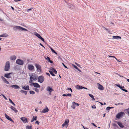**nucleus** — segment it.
<instances>
[{
    "label": "nucleus",
    "mask_w": 129,
    "mask_h": 129,
    "mask_svg": "<svg viewBox=\"0 0 129 129\" xmlns=\"http://www.w3.org/2000/svg\"><path fill=\"white\" fill-rule=\"evenodd\" d=\"M30 77V80L29 81V83H30L33 82V80L36 81L38 79V76L37 75L34 73H33L31 75H29Z\"/></svg>",
    "instance_id": "f257e3e1"
},
{
    "label": "nucleus",
    "mask_w": 129,
    "mask_h": 129,
    "mask_svg": "<svg viewBox=\"0 0 129 129\" xmlns=\"http://www.w3.org/2000/svg\"><path fill=\"white\" fill-rule=\"evenodd\" d=\"M13 29L14 30H21L22 31L24 30L26 31H27L29 32V31L27 29H25V28H23L21 26H14V27Z\"/></svg>",
    "instance_id": "f03ea898"
},
{
    "label": "nucleus",
    "mask_w": 129,
    "mask_h": 129,
    "mask_svg": "<svg viewBox=\"0 0 129 129\" xmlns=\"http://www.w3.org/2000/svg\"><path fill=\"white\" fill-rule=\"evenodd\" d=\"M10 62L9 61H7L6 63L5 67L4 70L5 71H8L10 69Z\"/></svg>",
    "instance_id": "7ed1b4c3"
},
{
    "label": "nucleus",
    "mask_w": 129,
    "mask_h": 129,
    "mask_svg": "<svg viewBox=\"0 0 129 129\" xmlns=\"http://www.w3.org/2000/svg\"><path fill=\"white\" fill-rule=\"evenodd\" d=\"M44 77L43 76H39L38 79V81L41 83H42L44 81Z\"/></svg>",
    "instance_id": "20e7f679"
},
{
    "label": "nucleus",
    "mask_w": 129,
    "mask_h": 129,
    "mask_svg": "<svg viewBox=\"0 0 129 129\" xmlns=\"http://www.w3.org/2000/svg\"><path fill=\"white\" fill-rule=\"evenodd\" d=\"M124 113L123 112H120L118 113L116 115V117L118 119H120L121 117H122L124 114Z\"/></svg>",
    "instance_id": "39448f33"
},
{
    "label": "nucleus",
    "mask_w": 129,
    "mask_h": 129,
    "mask_svg": "<svg viewBox=\"0 0 129 129\" xmlns=\"http://www.w3.org/2000/svg\"><path fill=\"white\" fill-rule=\"evenodd\" d=\"M69 122V120L68 119H66L65 120L64 122L62 125V127H63L64 126H65L67 127L68 125Z\"/></svg>",
    "instance_id": "423d86ee"
},
{
    "label": "nucleus",
    "mask_w": 129,
    "mask_h": 129,
    "mask_svg": "<svg viewBox=\"0 0 129 129\" xmlns=\"http://www.w3.org/2000/svg\"><path fill=\"white\" fill-rule=\"evenodd\" d=\"M16 62L17 64L20 65H23L24 63L23 60L19 59H17L16 60Z\"/></svg>",
    "instance_id": "0eeeda50"
},
{
    "label": "nucleus",
    "mask_w": 129,
    "mask_h": 129,
    "mask_svg": "<svg viewBox=\"0 0 129 129\" xmlns=\"http://www.w3.org/2000/svg\"><path fill=\"white\" fill-rule=\"evenodd\" d=\"M46 90L49 91V93L50 95H51V93L52 91H53V90L50 86L47 87Z\"/></svg>",
    "instance_id": "6e6552de"
},
{
    "label": "nucleus",
    "mask_w": 129,
    "mask_h": 129,
    "mask_svg": "<svg viewBox=\"0 0 129 129\" xmlns=\"http://www.w3.org/2000/svg\"><path fill=\"white\" fill-rule=\"evenodd\" d=\"M35 66L37 68V71L38 72H41V66L39 64H36Z\"/></svg>",
    "instance_id": "1a4fd4ad"
},
{
    "label": "nucleus",
    "mask_w": 129,
    "mask_h": 129,
    "mask_svg": "<svg viewBox=\"0 0 129 129\" xmlns=\"http://www.w3.org/2000/svg\"><path fill=\"white\" fill-rule=\"evenodd\" d=\"M28 68L30 71H33L34 70V66L28 64Z\"/></svg>",
    "instance_id": "9d476101"
},
{
    "label": "nucleus",
    "mask_w": 129,
    "mask_h": 129,
    "mask_svg": "<svg viewBox=\"0 0 129 129\" xmlns=\"http://www.w3.org/2000/svg\"><path fill=\"white\" fill-rule=\"evenodd\" d=\"M5 116L6 118L8 120L12 121V122L14 123V121L12 120L11 118L8 115L6 114H5Z\"/></svg>",
    "instance_id": "9b49d317"
},
{
    "label": "nucleus",
    "mask_w": 129,
    "mask_h": 129,
    "mask_svg": "<svg viewBox=\"0 0 129 129\" xmlns=\"http://www.w3.org/2000/svg\"><path fill=\"white\" fill-rule=\"evenodd\" d=\"M49 111V109L48 108L46 107L45 108L42 110V111H41V112L42 113H44L46 112H47Z\"/></svg>",
    "instance_id": "f8f14e48"
},
{
    "label": "nucleus",
    "mask_w": 129,
    "mask_h": 129,
    "mask_svg": "<svg viewBox=\"0 0 129 129\" xmlns=\"http://www.w3.org/2000/svg\"><path fill=\"white\" fill-rule=\"evenodd\" d=\"M33 85L35 87L40 88V86L38 83H33Z\"/></svg>",
    "instance_id": "ddd939ff"
},
{
    "label": "nucleus",
    "mask_w": 129,
    "mask_h": 129,
    "mask_svg": "<svg viewBox=\"0 0 129 129\" xmlns=\"http://www.w3.org/2000/svg\"><path fill=\"white\" fill-rule=\"evenodd\" d=\"M20 119L24 123H26L27 122V119L26 118L24 117H21Z\"/></svg>",
    "instance_id": "4468645a"
},
{
    "label": "nucleus",
    "mask_w": 129,
    "mask_h": 129,
    "mask_svg": "<svg viewBox=\"0 0 129 129\" xmlns=\"http://www.w3.org/2000/svg\"><path fill=\"white\" fill-rule=\"evenodd\" d=\"M98 88L101 90H103L104 89V88L103 86L101 84L99 83H98Z\"/></svg>",
    "instance_id": "2eb2a0df"
},
{
    "label": "nucleus",
    "mask_w": 129,
    "mask_h": 129,
    "mask_svg": "<svg viewBox=\"0 0 129 129\" xmlns=\"http://www.w3.org/2000/svg\"><path fill=\"white\" fill-rule=\"evenodd\" d=\"M11 87L15 89H19L20 88L19 86L16 85H14L11 86Z\"/></svg>",
    "instance_id": "dca6fc26"
},
{
    "label": "nucleus",
    "mask_w": 129,
    "mask_h": 129,
    "mask_svg": "<svg viewBox=\"0 0 129 129\" xmlns=\"http://www.w3.org/2000/svg\"><path fill=\"white\" fill-rule=\"evenodd\" d=\"M12 73H10L6 74H5L4 77L7 78H11V77L10 76V75Z\"/></svg>",
    "instance_id": "f3484780"
},
{
    "label": "nucleus",
    "mask_w": 129,
    "mask_h": 129,
    "mask_svg": "<svg viewBox=\"0 0 129 129\" xmlns=\"http://www.w3.org/2000/svg\"><path fill=\"white\" fill-rule=\"evenodd\" d=\"M22 88L25 90H29V86L27 85L26 86H23L22 87Z\"/></svg>",
    "instance_id": "a211bd4d"
},
{
    "label": "nucleus",
    "mask_w": 129,
    "mask_h": 129,
    "mask_svg": "<svg viewBox=\"0 0 129 129\" xmlns=\"http://www.w3.org/2000/svg\"><path fill=\"white\" fill-rule=\"evenodd\" d=\"M45 59L47 60L48 62H50L51 63H52L53 62L51 60L50 58L48 56H47L45 57Z\"/></svg>",
    "instance_id": "6ab92c4d"
},
{
    "label": "nucleus",
    "mask_w": 129,
    "mask_h": 129,
    "mask_svg": "<svg viewBox=\"0 0 129 129\" xmlns=\"http://www.w3.org/2000/svg\"><path fill=\"white\" fill-rule=\"evenodd\" d=\"M121 39V37L120 36H113V39Z\"/></svg>",
    "instance_id": "aec40b11"
},
{
    "label": "nucleus",
    "mask_w": 129,
    "mask_h": 129,
    "mask_svg": "<svg viewBox=\"0 0 129 129\" xmlns=\"http://www.w3.org/2000/svg\"><path fill=\"white\" fill-rule=\"evenodd\" d=\"M10 108L12 110H13L15 113H16L18 111L16 109V108L15 107L12 106L10 107Z\"/></svg>",
    "instance_id": "412c9836"
},
{
    "label": "nucleus",
    "mask_w": 129,
    "mask_h": 129,
    "mask_svg": "<svg viewBox=\"0 0 129 129\" xmlns=\"http://www.w3.org/2000/svg\"><path fill=\"white\" fill-rule=\"evenodd\" d=\"M68 6L69 8L72 9H73L74 7V5L70 4H68Z\"/></svg>",
    "instance_id": "4be33fe9"
},
{
    "label": "nucleus",
    "mask_w": 129,
    "mask_h": 129,
    "mask_svg": "<svg viewBox=\"0 0 129 129\" xmlns=\"http://www.w3.org/2000/svg\"><path fill=\"white\" fill-rule=\"evenodd\" d=\"M117 123L119 126L123 128L124 127V126L120 122H117Z\"/></svg>",
    "instance_id": "5701e85b"
},
{
    "label": "nucleus",
    "mask_w": 129,
    "mask_h": 129,
    "mask_svg": "<svg viewBox=\"0 0 129 129\" xmlns=\"http://www.w3.org/2000/svg\"><path fill=\"white\" fill-rule=\"evenodd\" d=\"M10 58L11 60H14L16 59V57L15 55H13L10 57Z\"/></svg>",
    "instance_id": "b1692460"
},
{
    "label": "nucleus",
    "mask_w": 129,
    "mask_h": 129,
    "mask_svg": "<svg viewBox=\"0 0 129 129\" xmlns=\"http://www.w3.org/2000/svg\"><path fill=\"white\" fill-rule=\"evenodd\" d=\"M76 88L78 89H82L83 87V86H81L77 85L76 86Z\"/></svg>",
    "instance_id": "393cba45"
},
{
    "label": "nucleus",
    "mask_w": 129,
    "mask_h": 129,
    "mask_svg": "<svg viewBox=\"0 0 129 129\" xmlns=\"http://www.w3.org/2000/svg\"><path fill=\"white\" fill-rule=\"evenodd\" d=\"M72 66L73 67H74V68L76 69L78 71H79L80 72H81V70L79 69H78V68L75 65H74L73 64H72Z\"/></svg>",
    "instance_id": "a878e982"
},
{
    "label": "nucleus",
    "mask_w": 129,
    "mask_h": 129,
    "mask_svg": "<svg viewBox=\"0 0 129 129\" xmlns=\"http://www.w3.org/2000/svg\"><path fill=\"white\" fill-rule=\"evenodd\" d=\"M50 70H52L54 73L55 74H56L57 73L56 71L54 68H51Z\"/></svg>",
    "instance_id": "bb28decb"
},
{
    "label": "nucleus",
    "mask_w": 129,
    "mask_h": 129,
    "mask_svg": "<svg viewBox=\"0 0 129 129\" xmlns=\"http://www.w3.org/2000/svg\"><path fill=\"white\" fill-rule=\"evenodd\" d=\"M49 47L50 49L52 52L55 53L56 55H57V53L50 46H49Z\"/></svg>",
    "instance_id": "cd10ccee"
},
{
    "label": "nucleus",
    "mask_w": 129,
    "mask_h": 129,
    "mask_svg": "<svg viewBox=\"0 0 129 129\" xmlns=\"http://www.w3.org/2000/svg\"><path fill=\"white\" fill-rule=\"evenodd\" d=\"M34 34L36 36L39 38H40L41 37L40 35L36 32L34 33Z\"/></svg>",
    "instance_id": "c85d7f7f"
},
{
    "label": "nucleus",
    "mask_w": 129,
    "mask_h": 129,
    "mask_svg": "<svg viewBox=\"0 0 129 129\" xmlns=\"http://www.w3.org/2000/svg\"><path fill=\"white\" fill-rule=\"evenodd\" d=\"M116 85L122 90L123 89V88H124V86H121L119 85H117L116 84Z\"/></svg>",
    "instance_id": "c756f323"
},
{
    "label": "nucleus",
    "mask_w": 129,
    "mask_h": 129,
    "mask_svg": "<svg viewBox=\"0 0 129 129\" xmlns=\"http://www.w3.org/2000/svg\"><path fill=\"white\" fill-rule=\"evenodd\" d=\"M76 103L75 102H73L72 105L71 106V107L73 109H75V105H76Z\"/></svg>",
    "instance_id": "7c9ffc66"
},
{
    "label": "nucleus",
    "mask_w": 129,
    "mask_h": 129,
    "mask_svg": "<svg viewBox=\"0 0 129 129\" xmlns=\"http://www.w3.org/2000/svg\"><path fill=\"white\" fill-rule=\"evenodd\" d=\"M20 92L22 93H24L25 95H26L27 94V92L26 91L23 90H21L20 91Z\"/></svg>",
    "instance_id": "2f4dec72"
},
{
    "label": "nucleus",
    "mask_w": 129,
    "mask_h": 129,
    "mask_svg": "<svg viewBox=\"0 0 129 129\" xmlns=\"http://www.w3.org/2000/svg\"><path fill=\"white\" fill-rule=\"evenodd\" d=\"M71 95H72V94L70 93H69L67 94H62V96H69L70 97L71 96Z\"/></svg>",
    "instance_id": "473e14b6"
},
{
    "label": "nucleus",
    "mask_w": 129,
    "mask_h": 129,
    "mask_svg": "<svg viewBox=\"0 0 129 129\" xmlns=\"http://www.w3.org/2000/svg\"><path fill=\"white\" fill-rule=\"evenodd\" d=\"M49 71L50 72V74L52 76H55V75L53 73V72L52 71L49 70Z\"/></svg>",
    "instance_id": "72a5a7b5"
},
{
    "label": "nucleus",
    "mask_w": 129,
    "mask_h": 129,
    "mask_svg": "<svg viewBox=\"0 0 129 129\" xmlns=\"http://www.w3.org/2000/svg\"><path fill=\"white\" fill-rule=\"evenodd\" d=\"M32 126L31 125H28L26 126V129H32Z\"/></svg>",
    "instance_id": "f704fd0d"
},
{
    "label": "nucleus",
    "mask_w": 129,
    "mask_h": 129,
    "mask_svg": "<svg viewBox=\"0 0 129 129\" xmlns=\"http://www.w3.org/2000/svg\"><path fill=\"white\" fill-rule=\"evenodd\" d=\"M9 100L10 101V103H11L12 105L14 106H15V104L10 99H9Z\"/></svg>",
    "instance_id": "c9c22d12"
},
{
    "label": "nucleus",
    "mask_w": 129,
    "mask_h": 129,
    "mask_svg": "<svg viewBox=\"0 0 129 129\" xmlns=\"http://www.w3.org/2000/svg\"><path fill=\"white\" fill-rule=\"evenodd\" d=\"M29 92L30 94H34L35 93V92L31 90L30 91H29Z\"/></svg>",
    "instance_id": "e433bc0d"
},
{
    "label": "nucleus",
    "mask_w": 129,
    "mask_h": 129,
    "mask_svg": "<svg viewBox=\"0 0 129 129\" xmlns=\"http://www.w3.org/2000/svg\"><path fill=\"white\" fill-rule=\"evenodd\" d=\"M34 90L36 92H39V89L37 88H35Z\"/></svg>",
    "instance_id": "4c0bfd02"
},
{
    "label": "nucleus",
    "mask_w": 129,
    "mask_h": 129,
    "mask_svg": "<svg viewBox=\"0 0 129 129\" xmlns=\"http://www.w3.org/2000/svg\"><path fill=\"white\" fill-rule=\"evenodd\" d=\"M88 95L91 98H93V97H94V96L92 94H89Z\"/></svg>",
    "instance_id": "58836bf2"
},
{
    "label": "nucleus",
    "mask_w": 129,
    "mask_h": 129,
    "mask_svg": "<svg viewBox=\"0 0 129 129\" xmlns=\"http://www.w3.org/2000/svg\"><path fill=\"white\" fill-rule=\"evenodd\" d=\"M39 39H40L43 42H45V41H44V39L43 38H42V37H41L40 38H39Z\"/></svg>",
    "instance_id": "ea45409f"
},
{
    "label": "nucleus",
    "mask_w": 129,
    "mask_h": 129,
    "mask_svg": "<svg viewBox=\"0 0 129 129\" xmlns=\"http://www.w3.org/2000/svg\"><path fill=\"white\" fill-rule=\"evenodd\" d=\"M33 119L34 120H36L37 119V116L34 117L33 116Z\"/></svg>",
    "instance_id": "a19ab883"
},
{
    "label": "nucleus",
    "mask_w": 129,
    "mask_h": 129,
    "mask_svg": "<svg viewBox=\"0 0 129 129\" xmlns=\"http://www.w3.org/2000/svg\"><path fill=\"white\" fill-rule=\"evenodd\" d=\"M2 95L3 98L5 99L6 100H7V98L5 97V96L4 95L2 94Z\"/></svg>",
    "instance_id": "79ce46f5"
},
{
    "label": "nucleus",
    "mask_w": 129,
    "mask_h": 129,
    "mask_svg": "<svg viewBox=\"0 0 129 129\" xmlns=\"http://www.w3.org/2000/svg\"><path fill=\"white\" fill-rule=\"evenodd\" d=\"M67 90H70L71 91V92H72V90L71 88H68Z\"/></svg>",
    "instance_id": "37998d69"
},
{
    "label": "nucleus",
    "mask_w": 129,
    "mask_h": 129,
    "mask_svg": "<svg viewBox=\"0 0 129 129\" xmlns=\"http://www.w3.org/2000/svg\"><path fill=\"white\" fill-rule=\"evenodd\" d=\"M62 64L63 65V66H64V67L66 68H67V69H68V68L66 66L65 64H64L63 63H62Z\"/></svg>",
    "instance_id": "c03bdc74"
},
{
    "label": "nucleus",
    "mask_w": 129,
    "mask_h": 129,
    "mask_svg": "<svg viewBox=\"0 0 129 129\" xmlns=\"http://www.w3.org/2000/svg\"><path fill=\"white\" fill-rule=\"evenodd\" d=\"M1 78L3 81H4V80H5V78L3 76H1Z\"/></svg>",
    "instance_id": "a18cd8bd"
},
{
    "label": "nucleus",
    "mask_w": 129,
    "mask_h": 129,
    "mask_svg": "<svg viewBox=\"0 0 129 129\" xmlns=\"http://www.w3.org/2000/svg\"><path fill=\"white\" fill-rule=\"evenodd\" d=\"M33 9V8H30L27 9V12H28L29 11H30L31 10V9Z\"/></svg>",
    "instance_id": "49530a36"
},
{
    "label": "nucleus",
    "mask_w": 129,
    "mask_h": 129,
    "mask_svg": "<svg viewBox=\"0 0 129 129\" xmlns=\"http://www.w3.org/2000/svg\"><path fill=\"white\" fill-rule=\"evenodd\" d=\"M35 123L36 124H37L38 125H39V122L38 121V120L36 121Z\"/></svg>",
    "instance_id": "de8ad7c7"
},
{
    "label": "nucleus",
    "mask_w": 129,
    "mask_h": 129,
    "mask_svg": "<svg viewBox=\"0 0 129 129\" xmlns=\"http://www.w3.org/2000/svg\"><path fill=\"white\" fill-rule=\"evenodd\" d=\"M92 108L93 109H95L96 108V107L95 106V105H93L92 106Z\"/></svg>",
    "instance_id": "09e8293b"
},
{
    "label": "nucleus",
    "mask_w": 129,
    "mask_h": 129,
    "mask_svg": "<svg viewBox=\"0 0 129 129\" xmlns=\"http://www.w3.org/2000/svg\"><path fill=\"white\" fill-rule=\"evenodd\" d=\"M122 90L124 91H125L126 92H128V91H127V90H126V89H122Z\"/></svg>",
    "instance_id": "8fccbe9b"
},
{
    "label": "nucleus",
    "mask_w": 129,
    "mask_h": 129,
    "mask_svg": "<svg viewBox=\"0 0 129 129\" xmlns=\"http://www.w3.org/2000/svg\"><path fill=\"white\" fill-rule=\"evenodd\" d=\"M126 110L127 111V112L129 114V109L128 108Z\"/></svg>",
    "instance_id": "3c124183"
},
{
    "label": "nucleus",
    "mask_w": 129,
    "mask_h": 129,
    "mask_svg": "<svg viewBox=\"0 0 129 129\" xmlns=\"http://www.w3.org/2000/svg\"><path fill=\"white\" fill-rule=\"evenodd\" d=\"M5 82V83L8 84H9V82L7 80L6 81V82Z\"/></svg>",
    "instance_id": "603ef678"
},
{
    "label": "nucleus",
    "mask_w": 129,
    "mask_h": 129,
    "mask_svg": "<svg viewBox=\"0 0 129 129\" xmlns=\"http://www.w3.org/2000/svg\"><path fill=\"white\" fill-rule=\"evenodd\" d=\"M106 110H109L110 109H109V107H108L106 108Z\"/></svg>",
    "instance_id": "864d4df0"
},
{
    "label": "nucleus",
    "mask_w": 129,
    "mask_h": 129,
    "mask_svg": "<svg viewBox=\"0 0 129 129\" xmlns=\"http://www.w3.org/2000/svg\"><path fill=\"white\" fill-rule=\"evenodd\" d=\"M103 27L105 29V30H106L107 31H108L109 30L107 28H105V27H104L103 26Z\"/></svg>",
    "instance_id": "5fc2aeb1"
},
{
    "label": "nucleus",
    "mask_w": 129,
    "mask_h": 129,
    "mask_svg": "<svg viewBox=\"0 0 129 129\" xmlns=\"http://www.w3.org/2000/svg\"><path fill=\"white\" fill-rule=\"evenodd\" d=\"M109 57H114V58H115V57L114 56H110V55H109L108 56Z\"/></svg>",
    "instance_id": "6e6d98bb"
},
{
    "label": "nucleus",
    "mask_w": 129,
    "mask_h": 129,
    "mask_svg": "<svg viewBox=\"0 0 129 129\" xmlns=\"http://www.w3.org/2000/svg\"><path fill=\"white\" fill-rule=\"evenodd\" d=\"M46 74L48 76H50V74L48 73H46Z\"/></svg>",
    "instance_id": "4d7b16f0"
},
{
    "label": "nucleus",
    "mask_w": 129,
    "mask_h": 129,
    "mask_svg": "<svg viewBox=\"0 0 129 129\" xmlns=\"http://www.w3.org/2000/svg\"><path fill=\"white\" fill-rule=\"evenodd\" d=\"M39 44L40 45H41V46H42L44 48H45V47L43 46V45L42 44H41V43H40Z\"/></svg>",
    "instance_id": "13d9d810"
},
{
    "label": "nucleus",
    "mask_w": 129,
    "mask_h": 129,
    "mask_svg": "<svg viewBox=\"0 0 129 129\" xmlns=\"http://www.w3.org/2000/svg\"><path fill=\"white\" fill-rule=\"evenodd\" d=\"M92 124L94 126H95V127H96V126H96L95 124H94V123H92Z\"/></svg>",
    "instance_id": "bf43d9fd"
},
{
    "label": "nucleus",
    "mask_w": 129,
    "mask_h": 129,
    "mask_svg": "<svg viewBox=\"0 0 129 129\" xmlns=\"http://www.w3.org/2000/svg\"><path fill=\"white\" fill-rule=\"evenodd\" d=\"M120 104V103H119L118 104H115V105H116V106H117V105H119Z\"/></svg>",
    "instance_id": "052dcab7"
},
{
    "label": "nucleus",
    "mask_w": 129,
    "mask_h": 129,
    "mask_svg": "<svg viewBox=\"0 0 129 129\" xmlns=\"http://www.w3.org/2000/svg\"><path fill=\"white\" fill-rule=\"evenodd\" d=\"M21 0H14V1L15 2H18L21 1Z\"/></svg>",
    "instance_id": "680f3d73"
},
{
    "label": "nucleus",
    "mask_w": 129,
    "mask_h": 129,
    "mask_svg": "<svg viewBox=\"0 0 129 129\" xmlns=\"http://www.w3.org/2000/svg\"><path fill=\"white\" fill-rule=\"evenodd\" d=\"M33 83L32 82H31V83H30V85L31 86H32V85H33Z\"/></svg>",
    "instance_id": "e2e57ef3"
},
{
    "label": "nucleus",
    "mask_w": 129,
    "mask_h": 129,
    "mask_svg": "<svg viewBox=\"0 0 129 129\" xmlns=\"http://www.w3.org/2000/svg\"><path fill=\"white\" fill-rule=\"evenodd\" d=\"M6 36H3V35H0V37H6Z\"/></svg>",
    "instance_id": "0e129e2a"
},
{
    "label": "nucleus",
    "mask_w": 129,
    "mask_h": 129,
    "mask_svg": "<svg viewBox=\"0 0 129 129\" xmlns=\"http://www.w3.org/2000/svg\"><path fill=\"white\" fill-rule=\"evenodd\" d=\"M83 89H88L87 88H86V87H83Z\"/></svg>",
    "instance_id": "69168bd1"
},
{
    "label": "nucleus",
    "mask_w": 129,
    "mask_h": 129,
    "mask_svg": "<svg viewBox=\"0 0 129 129\" xmlns=\"http://www.w3.org/2000/svg\"><path fill=\"white\" fill-rule=\"evenodd\" d=\"M75 63L76 64L78 67L80 66V65L79 64H78L76 63Z\"/></svg>",
    "instance_id": "338daca9"
},
{
    "label": "nucleus",
    "mask_w": 129,
    "mask_h": 129,
    "mask_svg": "<svg viewBox=\"0 0 129 129\" xmlns=\"http://www.w3.org/2000/svg\"><path fill=\"white\" fill-rule=\"evenodd\" d=\"M76 105L77 106L79 105V104L77 103H76Z\"/></svg>",
    "instance_id": "774afa93"
}]
</instances>
